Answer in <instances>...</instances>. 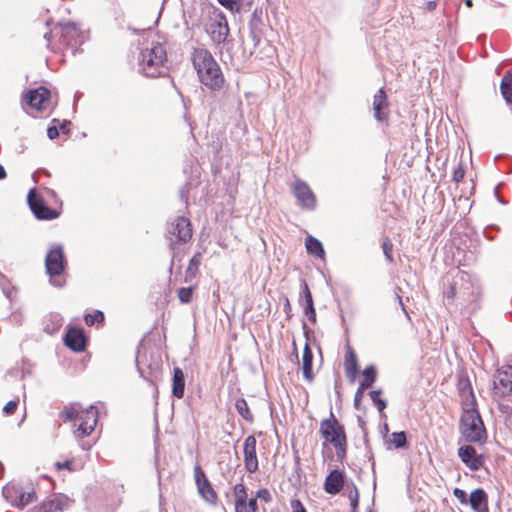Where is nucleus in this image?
<instances>
[{"label": "nucleus", "instance_id": "53", "mask_svg": "<svg viewBox=\"0 0 512 512\" xmlns=\"http://www.w3.org/2000/svg\"><path fill=\"white\" fill-rule=\"evenodd\" d=\"M292 512H307L306 508L299 499H293L290 502Z\"/></svg>", "mask_w": 512, "mask_h": 512}, {"label": "nucleus", "instance_id": "62", "mask_svg": "<svg viewBox=\"0 0 512 512\" xmlns=\"http://www.w3.org/2000/svg\"><path fill=\"white\" fill-rule=\"evenodd\" d=\"M7 176L6 170L3 165L0 164V180L5 179Z\"/></svg>", "mask_w": 512, "mask_h": 512}, {"label": "nucleus", "instance_id": "51", "mask_svg": "<svg viewBox=\"0 0 512 512\" xmlns=\"http://www.w3.org/2000/svg\"><path fill=\"white\" fill-rule=\"evenodd\" d=\"M17 407H18V400H10L3 407V412L6 415H12L17 410Z\"/></svg>", "mask_w": 512, "mask_h": 512}, {"label": "nucleus", "instance_id": "28", "mask_svg": "<svg viewBox=\"0 0 512 512\" xmlns=\"http://www.w3.org/2000/svg\"><path fill=\"white\" fill-rule=\"evenodd\" d=\"M185 392V376L183 371L179 367H175L173 370L172 379V395L178 399L184 396Z\"/></svg>", "mask_w": 512, "mask_h": 512}, {"label": "nucleus", "instance_id": "15", "mask_svg": "<svg viewBox=\"0 0 512 512\" xmlns=\"http://www.w3.org/2000/svg\"><path fill=\"white\" fill-rule=\"evenodd\" d=\"M65 346L74 352H83L87 346V338L82 328L72 327L63 337Z\"/></svg>", "mask_w": 512, "mask_h": 512}, {"label": "nucleus", "instance_id": "43", "mask_svg": "<svg viewBox=\"0 0 512 512\" xmlns=\"http://www.w3.org/2000/svg\"><path fill=\"white\" fill-rule=\"evenodd\" d=\"M59 124V119L54 118L51 121V124L47 128V136L49 139L54 140L59 136V127L57 126Z\"/></svg>", "mask_w": 512, "mask_h": 512}, {"label": "nucleus", "instance_id": "23", "mask_svg": "<svg viewBox=\"0 0 512 512\" xmlns=\"http://www.w3.org/2000/svg\"><path fill=\"white\" fill-rule=\"evenodd\" d=\"M69 498L64 495L55 496L52 499L44 501L39 507H36L33 512H62L68 507Z\"/></svg>", "mask_w": 512, "mask_h": 512}, {"label": "nucleus", "instance_id": "12", "mask_svg": "<svg viewBox=\"0 0 512 512\" xmlns=\"http://www.w3.org/2000/svg\"><path fill=\"white\" fill-rule=\"evenodd\" d=\"M235 512H259L256 498H249L247 488L243 483L233 487Z\"/></svg>", "mask_w": 512, "mask_h": 512}, {"label": "nucleus", "instance_id": "59", "mask_svg": "<svg viewBox=\"0 0 512 512\" xmlns=\"http://www.w3.org/2000/svg\"><path fill=\"white\" fill-rule=\"evenodd\" d=\"M283 307H284V312L287 314L288 317H290L292 308H291V304H290V301L288 298H285Z\"/></svg>", "mask_w": 512, "mask_h": 512}, {"label": "nucleus", "instance_id": "64", "mask_svg": "<svg viewBox=\"0 0 512 512\" xmlns=\"http://www.w3.org/2000/svg\"><path fill=\"white\" fill-rule=\"evenodd\" d=\"M51 36H52V32H46L44 34V39L47 40V42H50V39H51Z\"/></svg>", "mask_w": 512, "mask_h": 512}, {"label": "nucleus", "instance_id": "3", "mask_svg": "<svg viewBox=\"0 0 512 512\" xmlns=\"http://www.w3.org/2000/svg\"><path fill=\"white\" fill-rule=\"evenodd\" d=\"M138 61L139 71L144 76L160 77L164 75V64L167 61L166 49L162 44L153 42L150 48L141 50Z\"/></svg>", "mask_w": 512, "mask_h": 512}, {"label": "nucleus", "instance_id": "19", "mask_svg": "<svg viewBox=\"0 0 512 512\" xmlns=\"http://www.w3.org/2000/svg\"><path fill=\"white\" fill-rule=\"evenodd\" d=\"M249 37L251 38L253 42V46L257 47L261 41V38L263 36V27L264 23L262 20V10L261 9H255L253 13L251 14L249 23Z\"/></svg>", "mask_w": 512, "mask_h": 512}, {"label": "nucleus", "instance_id": "57", "mask_svg": "<svg viewBox=\"0 0 512 512\" xmlns=\"http://www.w3.org/2000/svg\"><path fill=\"white\" fill-rule=\"evenodd\" d=\"M437 5L438 2L436 0H430L424 4L423 8L427 11H433L436 9Z\"/></svg>", "mask_w": 512, "mask_h": 512}, {"label": "nucleus", "instance_id": "48", "mask_svg": "<svg viewBox=\"0 0 512 512\" xmlns=\"http://www.w3.org/2000/svg\"><path fill=\"white\" fill-rule=\"evenodd\" d=\"M253 498H256V500L257 499L263 500L267 503L272 501L271 493L267 488H261V489L257 490L256 494Z\"/></svg>", "mask_w": 512, "mask_h": 512}, {"label": "nucleus", "instance_id": "27", "mask_svg": "<svg viewBox=\"0 0 512 512\" xmlns=\"http://www.w3.org/2000/svg\"><path fill=\"white\" fill-rule=\"evenodd\" d=\"M344 366L346 376L350 381H354L358 376V359L355 351L351 347H348L345 354Z\"/></svg>", "mask_w": 512, "mask_h": 512}, {"label": "nucleus", "instance_id": "26", "mask_svg": "<svg viewBox=\"0 0 512 512\" xmlns=\"http://www.w3.org/2000/svg\"><path fill=\"white\" fill-rule=\"evenodd\" d=\"M87 417L92 418V423L89 424L88 421H82L77 430L75 431L78 437H85L92 433L94 427L97 423L98 410L95 406L91 405L87 410Z\"/></svg>", "mask_w": 512, "mask_h": 512}, {"label": "nucleus", "instance_id": "29", "mask_svg": "<svg viewBox=\"0 0 512 512\" xmlns=\"http://www.w3.org/2000/svg\"><path fill=\"white\" fill-rule=\"evenodd\" d=\"M387 449H404L408 448L409 443L405 431L393 432L391 438L386 441Z\"/></svg>", "mask_w": 512, "mask_h": 512}, {"label": "nucleus", "instance_id": "46", "mask_svg": "<svg viewBox=\"0 0 512 512\" xmlns=\"http://www.w3.org/2000/svg\"><path fill=\"white\" fill-rule=\"evenodd\" d=\"M465 176V168L462 163H459L458 166L453 171L452 180L455 183H459L463 180Z\"/></svg>", "mask_w": 512, "mask_h": 512}, {"label": "nucleus", "instance_id": "13", "mask_svg": "<svg viewBox=\"0 0 512 512\" xmlns=\"http://www.w3.org/2000/svg\"><path fill=\"white\" fill-rule=\"evenodd\" d=\"M212 41L216 44L224 43L229 35V26L223 12L215 11L208 28Z\"/></svg>", "mask_w": 512, "mask_h": 512}, {"label": "nucleus", "instance_id": "44", "mask_svg": "<svg viewBox=\"0 0 512 512\" xmlns=\"http://www.w3.org/2000/svg\"><path fill=\"white\" fill-rule=\"evenodd\" d=\"M383 253L385 255V258L392 263L394 261L392 251H393V244L389 239H385L382 243Z\"/></svg>", "mask_w": 512, "mask_h": 512}, {"label": "nucleus", "instance_id": "58", "mask_svg": "<svg viewBox=\"0 0 512 512\" xmlns=\"http://www.w3.org/2000/svg\"><path fill=\"white\" fill-rule=\"evenodd\" d=\"M55 465L58 470H61V469H69L70 470L72 462L71 461L57 462Z\"/></svg>", "mask_w": 512, "mask_h": 512}, {"label": "nucleus", "instance_id": "22", "mask_svg": "<svg viewBox=\"0 0 512 512\" xmlns=\"http://www.w3.org/2000/svg\"><path fill=\"white\" fill-rule=\"evenodd\" d=\"M468 504L475 512H489L488 495L483 488H476L470 493Z\"/></svg>", "mask_w": 512, "mask_h": 512}, {"label": "nucleus", "instance_id": "5", "mask_svg": "<svg viewBox=\"0 0 512 512\" xmlns=\"http://www.w3.org/2000/svg\"><path fill=\"white\" fill-rule=\"evenodd\" d=\"M459 275V299L465 307H471L474 311L477 308V301L480 296L479 287L471 282L470 275L458 270Z\"/></svg>", "mask_w": 512, "mask_h": 512}, {"label": "nucleus", "instance_id": "1", "mask_svg": "<svg viewBox=\"0 0 512 512\" xmlns=\"http://www.w3.org/2000/svg\"><path fill=\"white\" fill-rule=\"evenodd\" d=\"M192 62L200 82L205 87L212 91H219L223 87L225 80L221 68L207 49H195Z\"/></svg>", "mask_w": 512, "mask_h": 512}, {"label": "nucleus", "instance_id": "41", "mask_svg": "<svg viewBox=\"0 0 512 512\" xmlns=\"http://www.w3.org/2000/svg\"><path fill=\"white\" fill-rule=\"evenodd\" d=\"M193 296V287H182L178 290V297L181 303H190Z\"/></svg>", "mask_w": 512, "mask_h": 512}, {"label": "nucleus", "instance_id": "9", "mask_svg": "<svg viewBox=\"0 0 512 512\" xmlns=\"http://www.w3.org/2000/svg\"><path fill=\"white\" fill-rule=\"evenodd\" d=\"M512 393V366L505 365L497 369L493 379V394L504 397Z\"/></svg>", "mask_w": 512, "mask_h": 512}, {"label": "nucleus", "instance_id": "37", "mask_svg": "<svg viewBox=\"0 0 512 512\" xmlns=\"http://www.w3.org/2000/svg\"><path fill=\"white\" fill-rule=\"evenodd\" d=\"M444 297L446 299L453 300L455 298L459 299V275L458 272L453 278V281L449 284V287L444 291Z\"/></svg>", "mask_w": 512, "mask_h": 512}, {"label": "nucleus", "instance_id": "39", "mask_svg": "<svg viewBox=\"0 0 512 512\" xmlns=\"http://www.w3.org/2000/svg\"><path fill=\"white\" fill-rule=\"evenodd\" d=\"M36 500V493L34 491L31 492H21L18 497V503L16 504L17 508L23 509L28 504L34 502Z\"/></svg>", "mask_w": 512, "mask_h": 512}, {"label": "nucleus", "instance_id": "42", "mask_svg": "<svg viewBox=\"0 0 512 512\" xmlns=\"http://www.w3.org/2000/svg\"><path fill=\"white\" fill-rule=\"evenodd\" d=\"M218 3L225 9L231 12H238L240 10V0H217Z\"/></svg>", "mask_w": 512, "mask_h": 512}, {"label": "nucleus", "instance_id": "11", "mask_svg": "<svg viewBox=\"0 0 512 512\" xmlns=\"http://www.w3.org/2000/svg\"><path fill=\"white\" fill-rule=\"evenodd\" d=\"M27 201L37 219L53 220L59 216V213L55 209L48 207L40 195L33 189L29 191Z\"/></svg>", "mask_w": 512, "mask_h": 512}, {"label": "nucleus", "instance_id": "47", "mask_svg": "<svg viewBox=\"0 0 512 512\" xmlns=\"http://www.w3.org/2000/svg\"><path fill=\"white\" fill-rule=\"evenodd\" d=\"M194 478H195V482H196L197 486H200L201 483L208 480L204 471L202 470V468L199 465H196L194 467Z\"/></svg>", "mask_w": 512, "mask_h": 512}, {"label": "nucleus", "instance_id": "4", "mask_svg": "<svg viewBox=\"0 0 512 512\" xmlns=\"http://www.w3.org/2000/svg\"><path fill=\"white\" fill-rule=\"evenodd\" d=\"M66 267L67 260L63 247L61 245L52 247L45 257V269L52 286L62 288L65 285V280H61L60 277L64 274Z\"/></svg>", "mask_w": 512, "mask_h": 512}, {"label": "nucleus", "instance_id": "34", "mask_svg": "<svg viewBox=\"0 0 512 512\" xmlns=\"http://www.w3.org/2000/svg\"><path fill=\"white\" fill-rule=\"evenodd\" d=\"M235 409L238 414L249 423L253 422L254 417L251 413L248 404L244 398H238L235 402Z\"/></svg>", "mask_w": 512, "mask_h": 512}, {"label": "nucleus", "instance_id": "40", "mask_svg": "<svg viewBox=\"0 0 512 512\" xmlns=\"http://www.w3.org/2000/svg\"><path fill=\"white\" fill-rule=\"evenodd\" d=\"M105 316L101 310H94L91 314H86L84 317L85 323L88 326H93L96 323L104 322Z\"/></svg>", "mask_w": 512, "mask_h": 512}, {"label": "nucleus", "instance_id": "10", "mask_svg": "<svg viewBox=\"0 0 512 512\" xmlns=\"http://www.w3.org/2000/svg\"><path fill=\"white\" fill-rule=\"evenodd\" d=\"M319 432L331 444L345 441L346 439L344 427L339 424L332 412L330 413V418L321 421Z\"/></svg>", "mask_w": 512, "mask_h": 512}, {"label": "nucleus", "instance_id": "63", "mask_svg": "<svg viewBox=\"0 0 512 512\" xmlns=\"http://www.w3.org/2000/svg\"><path fill=\"white\" fill-rule=\"evenodd\" d=\"M357 419H358L359 426L362 428V430H364L365 421L360 416H358Z\"/></svg>", "mask_w": 512, "mask_h": 512}, {"label": "nucleus", "instance_id": "30", "mask_svg": "<svg viewBox=\"0 0 512 512\" xmlns=\"http://www.w3.org/2000/svg\"><path fill=\"white\" fill-rule=\"evenodd\" d=\"M305 246L308 254L314 255L318 258H324L325 251L320 240L309 235L305 239Z\"/></svg>", "mask_w": 512, "mask_h": 512}, {"label": "nucleus", "instance_id": "21", "mask_svg": "<svg viewBox=\"0 0 512 512\" xmlns=\"http://www.w3.org/2000/svg\"><path fill=\"white\" fill-rule=\"evenodd\" d=\"M457 388L461 398L462 408L477 406L471 382L467 377H459Z\"/></svg>", "mask_w": 512, "mask_h": 512}, {"label": "nucleus", "instance_id": "18", "mask_svg": "<svg viewBox=\"0 0 512 512\" xmlns=\"http://www.w3.org/2000/svg\"><path fill=\"white\" fill-rule=\"evenodd\" d=\"M243 452L246 470L250 473L256 472L258 470V460L256 455V438L253 435L245 439Z\"/></svg>", "mask_w": 512, "mask_h": 512}, {"label": "nucleus", "instance_id": "60", "mask_svg": "<svg viewBox=\"0 0 512 512\" xmlns=\"http://www.w3.org/2000/svg\"><path fill=\"white\" fill-rule=\"evenodd\" d=\"M396 299L398 300V303H399V305L401 306V308H402V310L404 311V313H405L406 315H408V313H407V311H406V309H405V306H404V304H403L402 298H401V296H400L398 293H396Z\"/></svg>", "mask_w": 512, "mask_h": 512}, {"label": "nucleus", "instance_id": "45", "mask_svg": "<svg viewBox=\"0 0 512 512\" xmlns=\"http://www.w3.org/2000/svg\"><path fill=\"white\" fill-rule=\"evenodd\" d=\"M332 445L336 449V455H337L338 459L342 460L346 456L347 439H345V441L336 442Z\"/></svg>", "mask_w": 512, "mask_h": 512}, {"label": "nucleus", "instance_id": "54", "mask_svg": "<svg viewBox=\"0 0 512 512\" xmlns=\"http://www.w3.org/2000/svg\"><path fill=\"white\" fill-rule=\"evenodd\" d=\"M499 228L496 225H489L484 228L483 234L488 240H494L495 236L493 234L494 231H498Z\"/></svg>", "mask_w": 512, "mask_h": 512}, {"label": "nucleus", "instance_id": "17", "mask_svg": "<svg viewBox=\"0 0 512 512\" xmlns=\"http://www.w3.org/2000/svg\"><path fill=\"white\" fill-rule=\"evenodd\" d=\"M50 91L44 87L39 86L35 89H30L25 94V102L31 108L37 109L39 111L45 109V102L50 98Z\"/></svg>", "mask_w": 512, "mask_h": 512}, {"label": "nucleus", "instance_id": "2", "mask_svg": "<svg viewBox=\"0 0 512 512\" xmlns=\"http://www.w3.org/2000/svg\"><path fill=\"white\" fill-rule=\"evenodd\" d=\"M459 432L466 442L484 444L487 432L477 406L462 408Z\"/></svg>", "mask_w": 512, "mask_h": 512}, {"label": "nucleus", "instance_id": "33", "mask_svg": "<svg viewBox=\"0 0 512 512\" xmlns=\"http://www.w3.org/2000/svg\"><path fill=\"white\" fill-rule=\"evenodd\" d=\"M198 488V491L200 493V495L209 503L211 504H215L216 503V500H217V494L216 492L214 491V489L212 488V485L211 483L209 482V480L201 483L200 486H197Z\"/></svg>", "mask_w": 512, "mask_h": 512}, {"label": "nucleus", "instance_id": "35", "mask_svg": "<svg viewBox=\"0 0 512 512\" xmlns=\"http://www.w3.org/2000/svg\"><path fill=\"white\" fill-rule=\"evenodd\" d=\"M500 91L506 102L512 103V74L503 77Z\"/></svg>", "mask_w": 512, "mask_h": 512}, {"label": "nucleus", "instance_id": "38", "mask_svg": "<svg viewBox=\"0 0 512 512\" xmlns=\"http://www.w3.org/2000/svg\"><path fill=\"white\" fill-rule=\"evenodd\" d=\"M381 393L382 391L380 389L372 390L369 392L373 404L376 406L380 413H382L387 407V402L385 399L381 398Z\"/></svg>", "mask_w": 512, "mask_h": 512}, {"label": "nucleus", "instance_id": "61", "mask_svg": "<svg viewBox=\"0 0 512 512\" xmlns=\"http://www.w3.org/2000/svg\"><path fill=\"white\" fill-rule=\"evenodd\" d=\"M137 369H138V372L140 374V376L145 379V380H148L147 376L144 374V371L142 370V368L140 367V363H139V360L137 359Z\"/></svg>", "mask_w": 512, "mask_h": 512}, {"label": "nucleus", "instance_id": "36", "mask_svg": "<svg viewBox=\"0 0 512 512\" xmlns=\"http://www.w3.org/2000/svg\"><path fill=\"white\" fill-rule=\"evenodd\" d=\"M346 490L348 492V498L350 500L351 512H357L359 505V492L356 485L351 482L347 484Z\"/></svg>", "mask_w": 512, "mask_h": 512}, {"label": "nucleus", "instance_id": "14", "mask_svg": "<svg viewBox=\"0 0 512 512\" xmlns=\"http://www.w3.org/2000/svg\"><path fill=\"white\" fill-rule=\"evenodd\" d=\"M458 457L472 471L480 470L485 462L482 454H477L472 445H463L458 448Z\"/></svg>", "mask_w": 512, "mask_h": 512}, {"label": "nucleus", "instance_id": "49", "mask_svg": "<svg viewBox=\"0 0 512 512\" xmlns=\"http://www.w3.org/2000/svg\"><path fill=\"white\" fill-rule=\"evenodd\" d=\"M453 495L459 500L461 504L467 505L469 496L467 493L461 488H454Z\"/></svg>", "mask_w": 512, "mask_h": 512}, {"label": "nucleus", "instance_id": "50", "mask_svg": "<svg viewBox=\"0 0 512 512\" xmlns=\"http://www.w3.org/2000/svg\"><path fill=\"white\" fill-rule=\"evenodd\" d=\"M365 390L366 389H361V385H359L358 389L355 392L353 405L356 410L361 409V401L363 399Z\"/></svg>", "mask_w": 512, "mask_h": 512}, {"label": "nucleus", "instance_id": "25", "mask_svg": "<svg viewBox=\"0 0 512 512\" xmlns=\"http://www.w3.org/2000/svg\"><path fill=\"white\" fill-rule=\"evenodd\" d=\"M313 351L309 344L306 343L302 354V373L305 380L311 382L314 379L313 373Z\"/></svg>", "mask_w": 512, "mask_h": 512}, {"label": "nucleus", "instance_id": "16", "mask_svg": "<svg viewBox=\"0 0 512 512\" xmlns=\"http://www.w3.org/2000/svg\"><path fill=\"white\" fill-rule=\"evenodd\" d=\"M300 305L303 307V314L312 323H316V310L314 307V301L312 293L309 289L308 284L305 280H301V291H300Z\"/></svg>", "mask_w": 512, "mask_h": 512}, {"label": "nucleus", "instance_id": "32", "mask_svg": "<svg viewBox=\"0 0 512 512\" xmlns=\"http://www.w3.org/2000/svg\"><path fill=\"white\" fill-rule=\"evenodd\" d=\"M363 380L360 382L359 385H361V389H368L370 388L377 378V371L375 366L369 365L364 368L362 371Z\"/></svg>", "mask_w": 512, "mask_h": 512}, {"label": "nucleus", "instance_id": "6", "mask_svg": "<svg viewBox=\"0 0 512 512\" xmlns=\"http://www.w3.org/2000/svg\"><path fill=\"white\" fill-rule=\"evenodd\" d=\"M61 33V42L71 51L72 55L78 52V47L84 43V35L74 22L59 23L57 25Z\"/></svg>", "mask_w": 512, "mask_h": 512}, {"label": "nucleus", "instance_id": "55", "mask_svg": "<svg viewBox=\"0 0 512 512\" xmlns=\"http://www.w3.org/2000/svg\"><path fill=\"white\" fill-rule=\"evenodd\" d=\"M188 193H189V184L186 183L184 184L180 189H179V196H180V199L181 201H183L186 205L188 204Z\"/></svg>", "mask_w": 512, "mask_h": 512}, {"label": "nucleus", "instance_id": "24", "mask_svg": "<svg viewBox=\"0 0 512 512\" xmlns=\"http://www.w3.org/2000/svg\"><path fill=\"white\" fill-rule=\"evenodd\" d=\"M387 95L384 89H379L373 98V110L374 117L377 121L383 122L387 120V113L384 112V109L387 108Z\"/></svg>", "mask_w": 512, "mask_h": 512}, {"label": "nucleus", "instance_id": "56", "mask_svg": "<svg viewBox=\"0 0 512 512\" xmlns=\"http://www.w3.org/2000/svg\"><path fill=\"white\" fill-rule=\"evenodd\" d=\"M59 129L61 130V132L63 134H66L68 135L70 133V129H69V126L71 125V121L69 120H63L62 123L59 122Z\"/></svg>", "mask_w": 512, "mask_h": 512}, {"label": "nucleus", "instance_id": "8", "mask_svg": "<svg viewBox=\"0 0 512 512\" xmlns=\"http://www.w3.org/2000/svg\"><path fill=\"white\" fill-rule=\"evenodd\" d=\"M167 232L171 236V244L174 241L186 243L192 238L191 222L185 216H178L168 224Z\"/></svg>", "mask_w": 512, "mask_h": 512}, {"label": "nucleus", "instance_id": "7", "mask_svg": "<svg viewBox=\"0 0 512 512\" xmlns=\"http://www.w3.org/2000/svg\"><path fill=\"white\" fill-rule=\"evenodd\" d=\"M291 191L302 209L308 211H314L316 209V195L307 182L301 179H296L291 185Z\"/></svg>", "mask_w": 512, "mask_h": 512}, {"label": "nucleus", "instance_id": "20", "mask_svg": "<svg viewBox=\"0 0 512 512\" xmlns=\"http://www.w3.org/2000/svg\"><path fill=\"white\" fill-rule=\"evenodd\" d=\"M344 485V473L339 469H334L325 478L324 490L330 495H336L343 489Z\"/></svg>", "mask_w": 512, "mask_h": 512}, {"label": "nucleus", "instance_id": "52", "mask_svg": "<svg viewBox=\"0 0 512 512\" xmlns=\"http://www.w3.org/2000/svg\"><path fill=\"white\" fill-rule=\"evenodd\" d=\"M61 416L65 417V420L73 421L78 417V412L74 408H65L64 411L61 412Z\"/></svg>", "mask_w": 512, "mask_h": 512}, {"label": "nucleus", "instance_id": "31", "mask_svg": "<svg viewBox=\"0 0 512 512\" xmlns=\"http://www.w3.org/2000/svg\"><path fill=\"white\" fill-rule=\"evenodd\" d=\"M202 260V253L197 252L194 254V256L190 259L189 265L185 272V279L184 281L186 283L191 282L197 275L199 266L201 264Z\"/></svg>", "mask_w": 512, "mask_h": 512}]
</instances>
